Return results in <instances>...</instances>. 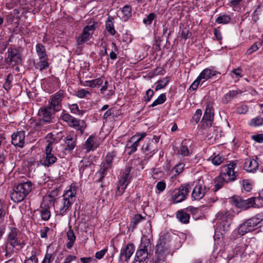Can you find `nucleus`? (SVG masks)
I'll list each match as a JSON object with an SVG mask.
<instances>
[{
  "label": "nucleus",
  "instance_id": "nucleus-1",
  "mask_svg": "<svg viewBox=\"0 0 263 263\" xmlns=\"http://www.w3.org/2000/svg\"><path fill=\"white\" fill-rule=\"evenodd\" d=\"M32 183L30 181L20 183L14 186L10 194V198L14 202L22 201L32 190Z\"/></svg>",
  "mask_w": 263,
  "mask_h": 263
},
{
  "label": "nucleus",
  "instance_id": "nucleus-2",
  "mask_svg": "<svg viewBox=\"0 0 263 263\" xmlns=\"http://www.w3.org/2000/svg\"><path fill=\"white\" fill-rule=\"evenodd\" d=\"M191 187L189 184H181L179 187L170 191V200L173 203L184 201L188 196Z\"/></svg>",
  "mask_w": 263,
  "mask_h": 263
},
{
  "label": "nucleus",
  "instance_id": "nucleus-3",
  "mask_svg": "<svg viewBox=\"0 0 263 263\" xmlns=\"http://www.w3.org/2000/svg\"><path fill=\"white\" fill-rule=\"evenodd\" d=\"M152 245L149 239L142 238L139 248L136 252L135 258L139 260L148 262L151 256Z\"/></svg>",
  "mask_w": 263,
  "mask_h": 263
},
{
  "label": "nucleus",
  "instance_id": "nucleus-4",
  "mask_svg": "<svg viewBox=\"0 0 263 263\" xmlns=\"http://www.w3.org/2000/svg\"><path fill=\"white\" fill-rule=\"evenodd\" d=\"M62 120L66 122L71 127L78 132L81 135L83 134L87 127V124L84 120L74 118L69 114L65 113L61 116Z\"/></svg>",
  "mask_w": 263,
  "mask_h": 263
},
{
  "label": "nucleus",
  "instance_id": "nucleus-5",
  "mask_svg": "<svg viewBox=\"0 0 263 263\" xmlns=\"http://www.w3.org/2000/svg\"><path fill=\"white\" fill-rule=\"evenodd\" d=\"M213 105L214 102L212 101L206 103L204 115L201 121V125L203 128H209L212 126L214 116Z\"/></svg>",
  "mask_w": 263,
  "mask_h": 263
},
{
  "label": "nucleus",
  "instance_id": "nucleus-6",
  "mask_svg": "<svg viewBox=\"0 0 263 263\" xmlns=\"http://www.w3.org/2000/svg\"><path fill=\"white\" fill-rule=\"evenodd\" d=\"M261 221V219L256 216L248 219L239 226L238 230L239 234L244 235L245 234L253 231Z\"/></svg>",
  "mask_w": 263,
  "mask_h": 263
},
{
  "label": "nucleus",
  "instance_id": "nucleus-7",
  "mask_svg": "<svg viewBox=\"0 0 263 263\" xmlns=\"http://www.w3.org/2000/svg\"><path fill=\"white\" fill-rule=\"evenodd\" d=\"M233 218V214L228 211L222 210L219 212L216 216V220L220 223L223 231H227Z\"/></svg>",
  "mask_w": 263,
  "mask_h": 263
},
{
  "label": "nucleus",
  "instance_id": "nucleus-8",
  "mask_svg": "<svg viewBox=\"0 0 263 263\" xmlns=\"http://www.w3.org/2000/svg\"><path fill=\"white\" fill-rule=\"evenodd\" d=\"M236 166V163L231 161L221 167L220 174L229 182L234 181L236 179L237 176V172L234 171Z\"/></svg>",
  "mask_w": 263,
  "mask_h": 263
},
{
  "label": "nucleus",
  "instance_id": "nucleus-9",
  "mask_svg": "<svg viewBox=\"0 0 263 263\" xmlns=\"http://www.w3.org/2000/svg\"><path fill=\"white\" fill-rule=\"evenodd\" d=\"M55 199L51 196L44 197L43 201L41 205L40 214L42 219L45 221L48 220L50 217L49 208L54 205Z\"/></svg>",
  "mask_w": 263,
  "mask_h": 263
},
{
  "label": "nucleus",
  "instance_id": "nucleus-10",
  "mask_svg": "<svg viewBox=\"0 0 263 263\" xmlns=\"http://www.w3.org/2000/svg\"><path fill=\"white\" fill-rule=\"evenodd\" d=\"M55 112L56 111L48 106L41 107L37 114L40 123L41 124L51 123Z\"/></svg>",
  "mask_w": 263,
  "mask_h": 263
},
{
  "label": "nucleus",
  "instance_id": "nucleus-11",
  "mask_svg": "<svg viewBox=\"0 0 263 263\" xmlns=\"http://www.w3.org/2000/svg\"><path fill=\"white\" fill-rule=\"evenodd\" d=\"M6 54L5 60L9 65H15L22 62L21 54L17 49L9 48Z\"/></svg>",
  "mask_w": 263,
  "mask_h": 263
},
{
  "label": "nucleus",
  "instance_id": "nucleus-12",
  "mask_svg": "<svg viewBox=\"0 0 263 263\" xmlns=\"http://www.w3.org/2000/svg\"><path fill=\"white\" fill-rule=\"evenodd\" d=\"M64 98L63 90H59L52 95L49 100V105L53 110L57 112L62 109V102Z\"/></svg>",
  "mask_w": 263,
  "mask_h": 263
},
{
  "label": "nucleus",
  "instance_id": "nucleus-13",
  "mask_svg": "<svg viewBox=\"0 0 263 263\" xmlns=\"http://www.w3.org/2000/svg\"><path fill=\"white\" fill-rule=\"evenodd\" d=\"M95 29V23L85 26L83 30L82 33L77 39L78 44L81 45L88 41L90 36L93 34Z\"/></svg>",
  "mask_w": 263,
  "mask_h": 263
},
{
  "label": "nucleus",
  "instance_id": "nucleus-14",
  "mask_svg": "<svg viewBox=\"0 0 263 263\" xmlns=\"http://www.w3.org/2000/svg\"><path fill=\"white\" fill-rule=\"evenodd\" d=\"M135 251V246L132 243H129L124 247H123L120 251L119 261L120 262L126 261L128 262V260Z\"/></svg>",
  "mask_w": 263,
  "mask_h": 263
},
{
  "label": "nucleus",
  "instance_id": "nucleus-15",
  "mask_svg": "<svg viewBox=\"0 0 263 263\" xmlns=\"http://www.w3.org/2000/svg\"><path fill=\"white\" fill-rule=\"evenodd\" d=\"M100 142V138L95 135H92L86 140L84 147L87 152L94 151L99 146Z\"/></svg>",
  "mask_w": 263,
  "mask_h": 263
},
{
  "label": "nucleus",
  "instance_id": "nucleus-16",
  "mask_svg": "<svg viewBox=\"0 0 263 263\" xmlns=\"http://www.w3.org/2000/svg\"><path fill=\"white\" fill-rule=\"evenodd\" d=\"M206 193V187L203 183L199 182L196 184L192 193V198L194 200L202 199Z\"/></svg>",
  "mask_w": 263,
  "mask_h": 263
},
{
  "label": "nucleus",
  "instance_id": "nucleus-17",
  "mask_svg": "<svg viewBox=\"0 0 263 263\" xmlns=\"http://www.w3.org/2000/svg\"><path fill=\"white\" fill-rule=\"evenodd\" d=\"M159 139L156 136H154L153 139L148 141L145 146H143L142 150L146 154L153 155L155 153L157 149V143L158 142Z\"/></svg>",
  "mask_w": 263,
  "mask_h": 263
},
{
  "label": "nucleus",
  "instance_id": "nucleus-18",
  "mask_svg": "<svg viewBox=\"0 0 263 263\" xmlns=\"http://www.w3.org/2000/svg\"><path fill=\"white\" fill-rule=\"evenodd\" d=\"M8 241L10 245L13 247H16L18 246H20L21 248H22L25 245L24 242H20L17 237V231L15 228H12L11 229V231L9 232L8 236Z\"/></svg>",
  "mask_w": 263,
  "mask_h": 263
},
{
  "label": "nucleus",
  "instance_id": "nucleus-19",
  "mask_svg": "<svg viewBox=\"0 0 263 263\" xmlns=\"http://www.w3.org/2000/svg\"><path fill=\"white\" fill-rule=\"evenodd\" d=\"M25 137L24 131H20L16 134H13L11 136L12 144L15 146L23 147L25 142Z\"/></svg>",
  "mask_w": 263,
  "mask_h": 263
},
{
  "label": "nucleus",
  "instance_id": "nucleus-20",
  "mask_svg": "<svg viewBox=\"0 0 263 263\" xmlns=\"http://www.w3.org/2000/svg\"><path fill=\"white\" fill-rule=\"evenodd\" d=\"M259 166L258 162L254 159H246L244 163L243 168L249 173L256 172Z\"/></svg>",
  "mask_w": 263,
  "mask_h": 263
},
{
  "label": "nucleus",
  "instance_id": "nucleus-21",
  "mask_svg": "<svg viewBox=\"0 0 263 263\" xmlns=\"http://www.w3.org/2000/svg\"><path fill=\"white\" fill-rule=\"evenodd\" d=\"M72 203L73 201L63 198L61 204L59 205L58 211L59 214L62 216L64 215Z\"/></svg>",
  "mask_w": 263,
  "mask_h": 263
},
{
  "label": "nucleus",
  "instance_id": "nucleus-22",
  "mask_svg": "<svg viewBox=\"0 0 263 263\" xmlns=\"http://www.w3.org/2000/svg\"><path fill=\"white\" fill-rule=\"evenodd\" d=\"M217 73L218 72L215 70L210 68H205L201 72L197 79L200 81L202 80H207L216 76Z\"/></svg>",
  "mask_w": 263,
  "mask_h": 263
},
{
  "label": "nucleus",
  "instance_id": "nucleus-23",
  "mask_svg": "<svg viewBox=\"0 0 263 263\" xmlns=\"http://www.w3.org/2000/svg\"><path fill=\"white\" fill-rule=\"evenodd\" d=\"M191 142L189 140L185 139L182 141L179 151V154L183 156H187L191 153L190 146Z\"/></svg>",
  "mask_w": 263,
  "mask_h": 263
},
{
  "label": "nucleus",
  "instance_id": "nucleus-24",
  "mask_svg": "<svg viewBox=\"0 0 263 263\" xmlns=\"http://www.w3.org/2000/svg\"><path fill=\"white\" fill-rule=\"evenodd\" d=\"M103 83V79L102 78H99L94 80L90 81H85L84 82L82 80L80 81V84L85 87H89L94 88L97 86H99Z\"/></svg>",
  "mask_w": 263,
  "mask_h": 263
},
{
  "label": "nucleus",
  "instance_id": "nucleus-25",
  "mask_svg": "<svg viewBox=\"0 0 263 263\" xmlns=\"http://www.w3.org/2000/svg\"><path fill=\"white\" fill-rule=\"evenodd\" d=\"M77 190L78 186L76 184L74 183L71 184L69 186V189L63 195V198L68 199L73 201V198L75 197Z\"/></svg>",
  "mask_w": 263,
  "mask_h": 263
},
{
  "label": "nucleus",
  "instance_id": "nucleus-26",
  "mask_svg": "<svg viewBox=\"0 0 263 263\" xmlns=\"http://www.w3.org/2000/svg\"><path fill=\"white\" fill-rule=\"evenodd\" d=\"M242 92V91L240 89L231 90L223 96L222 101L224 103H228Z\"/></svg>",
  "mask_w": 263,
  "mask_h": 263
},
{
  "label": "nucleus",
  "instance_id": "nucleus-27",
  "mask_svg": "<svg viewBox=\"0 0 263 263\" xmlns=\"http://www.w3.org/2000/svg\"><path fill=\"white\" fill-rule=\"evenodd\" d=\"M101 168L99 172V178L97 180L98 182H100L102 181L104 176L106 175V172L110 168H111L112 165L108 164L107 163L103 161L102 162L101 165Z\"/></svg>",
  "mask_w": 263,
  "mask_h": 263
},
{
  "label": "nucleus",
  "instance_id": "nucleus-28",
  "mask_svg": "<svg viewBox=\"0 0 263 263\" xmlns=\"http://www.w3.org/2000/svg\"><path fill=\"white\" fill-rule=\"evenodd\" d=\"M137 137L136 135L133 136L128 141V143L133 142V143L130 146H128V143L126 145V147L130 149V151L128 152L129 155L135 153L137 149V147L139 145L140 141L139 139H137Z\"/></svg>",
  "mask_w": 263,
  "mask_h": 263
},
{
  "label": "nucleus",
  "instance_id": "nucleus-29",
  "mask_svg": "<svg viewBox=\"0 0 263 263\" xmlns=\"http://www.w3.org/2000/svg\"><path fill=\"white\" fill-rule=\"evenodd\" d=\"M169 246L167 243V240L166 239L162 236L160 238L158 243L157 244L156 246L155 250H158L160 251H168Z\"/></svg>",
  "mask_w": 263,
  "mask_h": 263
},
{
  "label": "nucleus",
  "instance_id": "nucleus-30",
  "mask_svg": "<svg viewBox=\"0 0 263 263\" xmlns=\"http://www.w3.org/2000/svg\"><path fill=\"white\" fill-rule=\"evenodd\" d=\"M168 251H160L155 250V263H165V258Z\"/></svg>",
  "mask_w": 263,
  "mask_h": 263
},
{
  "label": "nucleus",
  "instance_id": "nucleus-31",
  "mask_svg": "<svg viewBox=\"0 0 263 263\" xmlns=\"http://www.w3.org/2000/svg\"><path fill=\"white\" fill-rule=\"evenodd\" d=\"M215 187L216 188L215 191L221 188L226 183H228L229 181L225 179L224 177L219 175L215 179Z\"/></svg>",
  "mask_w": 263,
  "mask_h": 263
},
{
  "label": "nucleus",
  "instance_id": "nucleus-32",
  "mask_svg": "<svg viewBox=\"0 0 263 263\" xmlns=\"http://www.w3.org/2000/svg\"><path fill=\"white\" fill-rule=\"evenodd\" d=\"M257 199H259V197H251L245 200L242 199L241 208L246 210L251 207H253L254 205L255 204V201Z\"/></svg>",
  "mask_w": 263,
  "mask_h": 263
},
{
  "label": "nucleus",
  "instance_id": "nucleus-33",
  "mask_svg": "<svg viewBox=\"0 0 263 263\" xmlns=\"http://www.w3.org/2000/svg\"><path fill=\"white\" fill-rule=\"evenodd\" d=\"M35 50L39 59H46L47 54L45 46L41 43H37L35 46Z\"/></svg>",
  "mask_w": 263,
  "mask_h": 263
},
{
  "label": "nucleus",
  "instance_id": "nucleus-34",
  "mask_svg": "<svg viewBox=\"0 0 263 263\" xmlns=\"http://www.w3.org/2000/svg\"><path fill=\"white\" fill-rule=\"evenodd\" d=\"M176 216L178 220L182 223H188L189 222L190 218V214L184 212L183 210L178 211Z\"/></svg>",
  "mask_w": 263,
  "mask_h": 263
},
{
  "label": "nucleus",
  "instance_id": "nucleus-35",
  "mask_svg": "<svg viewBox=\"0 0 263 263\" xmlns=\"http://www.w3.org/2000/svg\"><path fill=\"white\" fill-rule=\"evenodd\" d=\"M67 237L69 240V241L66 244V247L67 249H70L73 246V245L76 239L74 232L71 229V228H69L67 232Z\"/></svg>",
  "mask_w": 263,
  "mask_h": 263
},
{
  "label": "nucleus",
  "instance_id": "nucleus-36",
  "mask_svg": "<svg viewBox=\"0 0 263 263\" xmlns=\"http://www.w3.org/2000/svg\"><path fill=\"white\" fill-rule=\"evenodd\" d=\"M57 160V158L53 154H48L44 158L42 164L45 166L49 167L54 164Z\"/></svg>",
  "mask_w": 263,
  "mask_h": 263
},
{
  "label": "nucleus",
  "instance_id": "nucleus-37",
  "mask_svg": "<svg viewBox=\"0 0 263 263\" xmlns=\"http://www.w3.org/2000/svg\"><path fill=\"white\" fill-rule=\"evenodd\" d=\"M76 138H73L71 135L67 136L65 142L66 144L65 149L69 151L73 149L76 144Z\"/></svg>",
  "mask_w": 263,
  "mask_h": 263
},
{
  "label": "nucleus",
  "instance_id": "nucleus-38",
  "mask_svg": "<svg viewBox=\"0 0 263 263\" xmlns=\"http://www.w3.org/2000/svg\"><path fill=\"white\" fill-rule=\"evenodd\" d=\"M105 28L106 30L110 35H114L116 34V31L114 28L113 18L112 17H108L105 23Z\"/></svg>",
  "mask_w": 263,
  "mask_h": 263
},
{
  "label": "nucleus",
  "instance_id": "nucleus-39",
  "mask_svg": "<svg viewBox=\"0 0 263 263\" xmlns=\"http://www.w3.org/2000/svg\"><path fill=\"white\" fill-rule=\"evenodd\" d=\"M130 171V167H126L124 170V171L119 182L122 183H125L126 184L128 185L130 178L129 175V173Z\"/></svg>",
  "mask_w": 263,
  "mask_h": 263
},
{
  "label": "nucleus",
  "instance_id": "nucleus-40",
  "mask_svg": "<svg viewBox=\"0 0 263 263\" xmlns=\"http://www.w3.org/2000/svg\"><path fill=\"white\" fill-rule=\"evenodd\" d=\"M249 125L254 127L263 125V114L251 119L249 122Z\"/></svg>",
  "mask_w": 263,
  "mask_h": 263
},
{
  "label": "nucleus",
  "instance_id": "nucleus-41",
  "mask_svg": "<svg viewBox=\"0 0 263 263\" xmlns=\"http://www.w3.org/2000/svg\"><path fill=\"white\" fill-rule=\"evenodd\" d=\"M49 66L48 59H42L39 62H37L35 65L36 69H39L40 71H42L44 69Z\"/></svg>",
  "mask_w": 263,
  "mask_h": 263
},
{
  "label": "nucleus",
  "instance_id": "nucleus-42",
  "mask_svg": "<svg viewBox=\"0 0 263 263\" xmlns=\"http://www.w3.org/2000/svg\"><path fill=\"white\" fill-rule=\"evenodd\" d=\"M231 21V17L229 15L227 14H223L219 15L216 20V22L218 24H228Z\"/></svg>",
  "mask_w": 263,
  "mask_h": 263
},
{
  "label": "nucleus",
  "instance_id": "nucleus-43",
  "mask_svg": "<svg viewBox=\"0 0 263 263\" xmlns=\"http://www.w3.org/2000/svg\"><path fill=\"white\" fill-rule=\"evenodd\" d=\"M166 98L165 94H161L158 98L156 99L153 103L150 106L154 107L158 105L163 103L166 101Z\"/></svg>",
  "mask_w": 263,
  "mask_h": 263
},
{
  "label": "nucleus",
  "instance_id": "nucleus-44",
  "mask_svg": "<svg viewBox=\"0 0 263 263\" xmlns=\"http://www.w3.org/2000/svg\"><path fill=\"white\" fill-rule=\"evenodd\" d=\"M13 76L11 73L8 74L7 76V78L5 80V83H4L3 86L5 89H6V90H8L11 88L12 86L11 83L13 80Z\"/></svg>",
  "mask_w": 263,
  "mask_h": 263
},
{
  "label": "nucleus",
  "instance_id": "nucleus-45",
  "mask_svg": "<svg viewBox=\"0 0 263 263\" xmlns=\"http://www.w3.org/2000/svg\"><path fill=\"white\" fill-rule=\"evenodd\" d=\"M127 186L125 183L119 182L116 191V196H121L124 193L126 186Z\"/></svg>",
  "mask_w": 263,
  "mask_h": 263
},
{
  "label": "nucleus",
  "instance_id": "nucleus-46",
  "mask_svg": "<svg viewBox=\"0 0 263 263\" xmlns=\"http://www.w3.org/2000/svg\"><path fill=\"white\" fill-rule=\"evenodd\" d=\"M143 219L144 218L142 217L141 215L136 214L130 223L131 227H132L133 228H135L137 225V224Z\"/></svg>",
  "mask_w": 263,
  "mask_h": 263
},
{
  "label": "nucleus",
  "instance_id": "nucleus-47",
  "mask_svg": "<svg viewBox=\"0 0 263 263\" xmlns=\"http://www.w3.org/2000/svg\"><path fill=\"white\" fill-rule=\"evenodd\" d=\"M123 15L126 17L128 18L132 16V7L129 5L124 6L121 10Z\"/></svg>",
  "mask_w": 263,
  "mask_h": 263
},
{
  "label": "nucleus",
  "instance_id": "nucleus-48",
  "mask_svg": "<svg viewBox=\"0 0 263 263\" xmlns=\"http://www.w3.org/2000/svg\"><path fill=\"white\" fill-rule=\"evenodd\" d=\"M224 159L223 157L218 154L212 158V163L215 165H219L223 162Z\"/></svg>",
  "mask_w": 263,
  "mask_h": 263
},
{
  "label": "nucleus",
  "instance_id": "nucleus-49",
  "mask_svg": "<svg viewBox=\"0 0 263 263\" xmlns=\"http://www.w3.org/2000/svg\"><path fill=\"white\" fill-rule=\"evenodd\" d=\"M116 156V153L114 151L108 153L104 161L112 165V160Z\"/></svg>",
  "mask_w": 263,
  "mask_h": 263
},
{
  "label": "nucleus",
  "instance_id": "nucleus-50",
  "mask_svg": "<svg viewBox=\"0 0 263 263\" xmlns=\"http://www.w3.org/2000/svg\"><path fill=\"white\" fill-rule=\"evenodd\" d=\"M168 82L167 78H165L162 80L158 81V84L156 87V90L157 91L160 89L163 88L167 85Z\"/></svg>",
  "mask_w": 263,
  "mask_h": 263
},
{
  "label": "nucleus",
  "instance_id": "nucleus-51",
  "mask_svg": "<svg viewBox=\"0 0 263 263\" xmlns=\"http://www.w3.org/2000/svg\"><path fill=\"white\" fill-rule=\"evenodd\" d=\"M155 17L156 15L154 13H151L143 18V22L146 25H150Z\"/></svg>",
  "mask_w": 263,
  "mask_h": 263
},
{
  "label": "nucleus",
  "instance_id": "nucleus-52",
  "mask_svg": "<svg viewBox=\"0 0 263 263\" xmlns=\"http://www.w3.org/2000/svg\"><path fill=\"white\" fill-rule=\"evenodd\" d=\"M38 259L35 251H32L31 256L25 260L24 263H37Z\"/></svg>",
  "mask_w": 263,
  "mask_h": 263
},
{
  "label": "nucleus",
  "instance_id": "nucleus-53",
  "mask_svg": "<svg viewBox=\"0 0 263 263\" xmlns=\"http://www.w3.org/2000/svg\"><path fill=\"white\" fill-rule=\"evenodd\" d=\"M90 95V92L89 91L85 90V89L82 88L77 91L76 95L78 97L80 98H84L86 97L88 95Z\"/></svg>",
  "mask_w": 263,
  "mask_h": 263
},
{
  "label": "nucleus",
  "instance_id": "nucleus-54",
  "mask_svg": "<svg viewBox=\"0 0 263 263\" xmlns=\"http://www.w3.org/2000/svg\"><path fill=\"white\" fill-rule=\"evenodd\" d=\"M6 208L5 204L0 201V222L4 220L6 215Z\"/></svg>",
  "mask_w": 263,
  "mask_h": 263
},
{
  "label": "nucleus",
  "instance_id": "nucleus-55",
  "mask_svg": "<svg viewBox=\"0 0 263 263\" xmlns=\"http://www.w3.org/2000/svg\"><path fill=\"white\" fill-rule=\"evenodd\" d=\"M154 95V91L151 89H148L146 90L145 92V95L144 96V100L146 102H148L150 101L153 96Z\"/></svg>",
  "mask_w": 263,
  "mask_h": 263
},
{
  "label": "nucleus",
  "instance_id": "nucleus-56",
  "mask_svg": "<svg viewBox=\"0 0 263 263\" xmlns=\"http://www.w3.org/2000/svg\"><path fill=\"white\" fill-rule=\"evenodd\" d=\"M233 203L234 205L238 208H241V204L242 202V199L239 196L233 197L232 198Z\"/></svg>",
  "mask_w": 263,
  "mask_h": 263
},
{
  "label": "nucleus",
  "instance_id": "nucleus-57",
  "mask_svg": "<svg viewBox=\"0 0 263 263\" xmlns=\"http://www.w3.org/2000/svg\"><path fill=\"white\" fill-rule=\"evenodd\" d=\"M201 115L202 110L200 109H197L192 118L196 124H197L199 121Z\"/></svg>",
  "mask_w": 263,
  "mask_h": 263
},
{
  "label": "nucleus",
  "instance_id": "nucleus-58",
  "mask_svg": "<svg viewBox=\"0 0 263 263\" xmlns=\"http://www.w3.org/2000/svg\"><path fill=\"white\" fill-rule=\"evenodd\" d=\"M107 251V248H104L99 251H98L95 254V257L97 259H100L103 257L105 253Z\"/></svg>",
  "mask_w": 263,
  "mask_h": 263
},
{
  "label": "nucleus",
  "instance_id": "nucleus-59",
  "mask_svg": "<svg viewBox=\"0 0 263 263\" xmlns=\"http://www.w3.org/2000/svg\"><path fill=\"white\" fill-rule=\"evenodd\" d=\"M184 164L183 163H179L175 165L174 167L173 171H174L177 175L179 174L182 172L184 168Z\"/></svg>",
  "mask_w": 263,
  "mask_h": 263
},
{
  "label": "nucleus",
  "instance_id": "nucleus-60",
  "mask_svg": "<svg viewBox=\"0 0 263 263\" xmlns=\"http://www.w3.org/2000/svg\"><path fill=\"white\" fill-rule=\"evenodd\" d=\"M259 48V47L257 45V43H254L247 50V54L250 55L254 51L258 50Z\"/></svg>",
  "mask_w": 263,
  "mask_h": 263
},
{
  "label": "nucleus",
  "instance_id": "nucleus-61",
  "mask_svg": "<svg viewBox=\"0 0 263 263\" xmlns=\"http://www.w3.org/2000/svg\"><path fill=\"white\" fill-rule=\"evenodd\" d=\"M252 139L258 143L263 142V134H260L252 136Z\"/></svg>",
  "mask_w": 263,
  "mask_h": 263
},
{
  "label": "nucleus",
  "instance_id": "nucleus-62",
  "mask_svg": "<svg viewBox=\"0 0 263 263\" xmlns=\"http://www.w3.org/2000/svg\"><path fill=\"white\" fill-rule=\"evenodd\" d=\"M90 165V164L89 163V162L87 161L86 163L84 161H81L80 163V172L81 173L83 174L84 172L85 169L88 167Z\"/></svg>",
  "mask_w": 263,
  "mask_h": 263
},
{
  "label": "nucleus",
  "instance_id": "nucleus-63",
  "mask_svg": "<svg viewBox=\"0 0 263 263\" xmlns=\"http://www.w3.org/2000/svg\"><path fill=\"white\" fill-rule=\"evenodd\" d=\"M71 111L73 114H82V111L80 110L77 104H73L70 107Z\"/></svg>",
  "mask_w": 263,
  "mask_h": 263
},
{
  "label": "nucleus",
  "instance_id": "nucleus-64",
  "mask_svg": "<svg viewBox=\"0 0 263 263\" xmlns=\"http://www.w3.org/2000/svg\"><path fill=\"white\" fill-rule=\"evenodd\" d=\"M248 108L247 105H241L237 108V112L240 114H245L248 111Z\"/></svg>",
  "mask_w": 263,
  "mask_h": 263
}]
</instances>
